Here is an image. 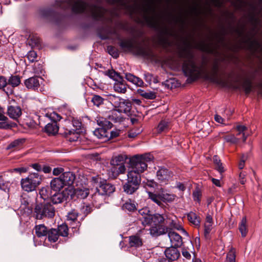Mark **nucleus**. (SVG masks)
<instances>
[{
  "label": "nucleus",
  "mask_w": 262,
  "mask_h": 262,
  "mask_svg": "<svg viewBox=\"0 0 262 262\" xmlns=\"http://www.w3.org/2000/svg\"><path fill=\"white\" fill-rule=\"evenodd\" d=\"M165 217L163 215L159 213L151 214L149 218H146L143 222V225L149 226L162 224L164 222Z\"/></svg>",
  "instance_id": "9b49d317"
},
{
  "label": "nucleus",
  "mask_w": 262,
  "mask_h": 262,
  "mask_svg": "<svg viewBox=\"0 0 262 262\" xmlns=\"http://www.w3.org/2000/svg\"><path fill=\"white\" fill-rule=\"evenodd\" d=\"M77 2H82V1H81L80 0H67L66 2V6H64L63 5V3H65V2H56V3H57L56 5L59 7H61L63 8H66L72 6L73 11L74 12H77V11H74L73 9L74 7L75 6H76V8L80 7L79 5L78 4V3H77Z\"/></svg>",
  "instance_id": "bb28decb"
},
{
  "label": "nucleus",
  "mask_w": 262,
  "mask_h": 262,
  "mask_svg": "<svg viewBox=\"0 0 262 262\" xmlns=\"http://www.w3.org/2000/svg\"><path fill=\"white\" fill-rule=\"evenodd\" d=\"M97 124L100 127L96 129L94 133L98 138H103L108 136L107 130L112 127V123L105 118H99L97 120Z\"/></svg>",
  "instance_id": "1a4fd4ad"
},
{
  "label": "nucleus",
  "mask_w": 262,
  "mask_h": 262,
  "mask_svg": "<svg viewBox=\"0 0 262 262\" xmlns=\"http://www.w3.org/2000/svg\"><path fill=\"white\" fill-rule=\"evenodd\" d=\"M243 88L246 94L250 93L252 89L251 82L249 80L245 81L243 84Z\"/></svg>",
  "instance_id": "864d4df0"
},
{
  "label": "nucleus",
  "mask_w": 262,
  "mask_h": 262,
  "mask_svg": "<svg viewBox=\"0 0 262 262\" xmlns=\"http://www.w3.org/2000/svg\"><path fill=\"white\" fill-rule=\"evenodd\" d=\"M121 47L128 51L133 52L137 55L146 56L147 52L146 49L138 45L133 40H125L120 43Z\"/></svg>",
  "instance_id": "6e6552de"
},
{
  "label": "nucleus",
  "mask_w": 262,
  "mask_h": 262,
  "mask_svg": "<svg viewBox=\"0 0 262 262\" xmlns=\"http://www.w3.org/2000/svg\"><path fill=\"white\" fill-rule=\"evenodd\" d=\"M168 234L172 246L179 247L182 245V239L179 234L174 231H170Z\"/></svg>",
  "instance_id": "dca6fc26"
},
{
  "label": "nucleus",
  "mask_w": 262,
  "mask_h": 262,
  "mask_svg": "<svg viewBox=\"0 0 262 262\" xmlns=\"http://www.w3.org/2000/svg\"><path fill=\"white\" fill-rule=\"evenodd\" d=\"M105 75L108 76L111 78L113 79L115 82L121 79L122 77H121L119 74L116 72L114 70H109L105 72Z\"/></svg>",
  "instance_id": "37998d69"
},
{
  "label": "nucleus",
  "mask_w": 262,
  "mask_h": 262,
  "mask_svg": "<svg viewBox=\"0 0 262 262\" xmlns=\"http://www.w3.org/2000/svg\"><path fill=\"white\" fill-rule=\"evenodd\" d=\"M115 190V187L111 184L103 182L97 188L98 193L101 195H110Z\"/></svg>",
  "instance_id": "ddd939ff"
},
{
  "label": "nucleus",
  "mask_w": 262,
  "mask_h": 262,
  "mask_svg": "<svg viewBox=\"0 0 262 262\" xmlns=\"http://www.w3.org/2000/svg\"><path fill=\"white\" fill-rule=\"evenodd\" d=\"M7 82L8 84L11 85L12 87H15L20 84V79L17 76H12L9 78Z\"/></svg>",
  "instance_id": "58836bf2"
},
{
  "label": "nucleus",
  "mask_w": 262,
  "mask_h": 262,
  "mask_svg": "<svg viewBox=\"0 0 262 262\" xmlns=\"http://www.w3.org/2000/svg\"><path fill=\"white\" fill-rule=\"evenodd\" d=\"M27 58L30 62H34L37 58V53L34 51H30L28 53Z\"/></svg>",
  "instance_id": "6e6d98bb"
},
{
  "label": "nucleus",
  "mask_w": 262,
  "mask_h": 262,
  "mask_svg": "<svg viewBox=\"0 0 262 262\" xmlns=\"http://www.w3.org/2000/svg\"><path fill=\"white\" fill-rule=\"evenodd\" d=\"M236 129L238 132V135L243 134V140L245 142L246 140L247 137L244 132L247 129V127L244 125H238L236 126Z\"/></svg>",
  "instance_id": "603ef678"
},
{
  "label": "nucleus",
  "mask_w": 262,
  "mask_h": 262,
  "mask_svg": "<svg viewBox=\"0 0 262 262\" xmlns=\"http://www.w3.org/2000/svg\"><path fill=\"white\" fill-rule=\"evenodd\" d=\"M213 162L214 164L216 165L217 170L220 173L223 172L224 171V167L222 166V164L221 163V161L217 156H214L213 157Z\"/></svg>",
  "instance_id": "49530a36"
},
{
  "label": "nucleus",
  "mask_w": 262,
  "mask_h": 262,
  "mask_svg": "<svg viewBox=\"0 0 262 262\" xmlns=\"http://www.w3.org/2000/svg\"><path fill=\"white\" fill-rule=\"evenodd\" d=\"M60 177L64 184L65 186L72 185L75 180V176L72 172L68 171L63 173Z\"/></svg>",
  "instance_id": "aec40b11"
},
{
  "label": "nucleus",
  "mask_w": 262,
  "mask_h": 262,
  "mask_svg": "<svg viewBox=\"0 0 262 262\" xmlns=\"http://www.w3.org/2000/svg\"><path fill=\"white\" fill-rule=\"evenodd\" d=\"M34 230L36 236L38 237L46 236L48 233V230L43 224L36 225Z\"/></svg>",
  "instance_id": "a878e982"
},
{
  "label": "nucleus",
  "mask_w": 262,
  "mask_h": 262,
  "mask_svg": "<svg viewBox=\"0 0 262 262\" xmlns=\"http://www.w3.org/2000/svg\"><path fill=\"white\" fill-rule=\"evenodd\" d=\"M187 218L189 221L194 225L199 226L200 223V219L195 213L190 212L187 214Z\"/></svg>",
  "instance_id": "e433bc0d"
},
{
  "label": "nucleus",
  "mask_w": 262,
  "mask_h": 262,
  "mask_svg": "<svg viewBox=\"0 0 262 262\" xmlns=\"http://www.w3.org/2000/svg\"><path fill=\"white\" fill-rule=\"evenodd\" d=\"M153 160L154 157L150 154L135 155L129 159L128 171H132L141 175V173L147 169V163Z\"/></svg>",
  "instance_id": "f03ea898"
},
{
  "label": "nucleus",
  "mask_w": 262,
  "mask_h": 262,
  "mask_svg": "<svg viewBox=\"0 0 262 262\" xmlns=\"http://www.w3.org/2000/svg\"><path fill=\"white\" fill-rule=\"evenodd\" d=\"M41 181V177L38 173H32L27 178L21 179V187L26 191H32L40 184Z\"/></svg>",
  "instance_id": "20e7f679"
},
{
  "label": "nucleus",
  "mask_w": 262,
  "mask_h": 262,
  "mask_svg": "<svg viewBox=\"0 0 262 262\" xmlns=\"http://www.w3.org/2000/svg\"><path fill=\"white\" fill-rule=\"evenodd\" d=\"M145 186H147L150 188H156L158 186V184L154 180H147V182L145 184Z\"/></svg>",
  "instance_id": "bf43d9fd"
},
{
  "label": "nucleus",
  "mask_w": 262,
  "mask_h": 262,
  "mask_svg": "<svg viewBox=\"0 0 262 262\" xmlns=\"http://www.w3.org/2000/svg\"><path fill=\"white\" fill-rule=\"evenodd\" d=\"M109 99L113 106L117 108L116 111L125 114L130 112L132 105L128 100L113 95L110 96Z\"/></svg>",
  "instance_id": "0eeeda50"
},
{
  "label": "nucleus",
  "mask_w": 262,
  "mask_h": 262,
  "mask_svg": "<svg viewBox=\"0 0 262 262\" xmlns=\"http://www.w3.org/2000/svg\"><path fill=\"white\" fill-rule=\"evenodd\" d=\"M183 70L186 76L193 79H196L202 75L206 79L213 81L217 80L218 70L217 65H214L211 72H209L206 69L196 66L191 56L184 61Z\"/></svg>",
  "instance_id": "f257e3e1"
},
{
  "label": "nucleus",
  "mask_w": 262,
  "mask_h": 262,
  "mask_svg": "<svg viewBox=\"0 0 262 262\" xmlns=\"http://www.w3.org/2000/svg\"><path fill=\"white\" fill-rule=\"evenodd\" d=\"M141 181V175L127 171L126 182L123 186L124 191L128 194H133L139 189Z\"/></svg>",
  "instance_id": "7ed1b4c3"
},
{
  "label": "nucleus",
  "mask_w": 262,
  "mask_h": 262,
  "mask_svg": "<svg viewBox=\"0 0 262 262\" xmlns=\"http://www.w3.org/2000/svg\"><path fill=\"white\" fill-rule=\"evenodd\" d=\"M42 82V79L39 77H32L25 81V84L28 89H37Z\"/></svg>",
  "instance_id": "2eb2a0df"
},
{
  "label": "nucleus",
  "mask_w": 262,
  "mask_h": 262,
  "mask_svg": "<svg viewBox=\"0 0 262 262\" xmlns=\"http://www.w3.org/2000/svg\"><path fill=\"white\" fill-rule=\"evenodd\" d=\"M120 113L116 110L112 111L111 114L108 116L109 119L113 121L114 122H122L124 119L121 116Z\"/></svg>",
  "instance_id": "2f4dec72"
},
{
  "label": "nucleus",
  "mask_w": 262,
  "mask_h": 262,
  "mask_svg": "<svg viewBox=\"0 0 262 262\" xmlns=\"http://www.w3.org/2000/svg\"><path fill=\"white\" fill-rule=\"evenodd\" d=\"M165 254L167 259L170 260H175L180 256V252L177 247L171 246L165 250Z\"/></svg>",
  "instance_id": "f3484780"
},
{
  "label": "nucleus",
  "mask_w": 262,
  "mask_h": 262,
  "mask_svg": "<svg viewBox=\"0 0 262 262\" xmlns=\"http://www.w3.org/2000/svg\"><path fill=\"white\" fill-rule=\"evenodd\" d=\"M247 159L246 156H243L241 159V160L240 161L238 167L239 169H243L245 165V162Z\"/></svg>",
  "instance_id": "338daca9"
},
{
  "label": "nucleus",
  "mask_w": 262,
  "mask_h": 262,
  "mask_svg": "<svg viewBox=\"0 0 262 262\" xmlns=\"http://www.w3.org/2000/svg\"><path fill=\"white\" fill-rule=\"evenodd\" d=\"M103 98L99 95H95L92 99V102L94 105L99 107L103 103Z\"/></svg>",
  "instance_id": "a18cd8bd"
},
{
  "label": "nucleus",
  "mask_w": 262,
  "mask_h": 262,
  "mask_svg": "<svg viewBox=\"0 0 262 262\" xmlns=\"http://www.w3.org/2000/svg\"><path fill=\"white\" fill-rule=\"evenodd\" d=\"M79 5V8H76L75 6L74 10L77 12H83L85 10L90 12L95 18H100L102 17L105 13V9L103 8L97 6L88 5L83 2H77Z\"/></svg>",
  "instance_id": "39448f33"
},
{
  "label": "nucleus",
  "mask_w": 262,
  "mask_h": 262,
  "mask_svg": "<svg viewBox=\"0 0 262 262\" xmlns=\"http://www.w3.org/2000/svg\"><path fill=\"white\" fill-rule=\"evenodd\" d=\"M90 193L89 189L86 187L82 186L78 187L74 190L75 195L79 199H84L86 198Z\"/></svg>",
  "instance_id": "5701e85b"
},
{
  "label": "nucleus",
  "mask_w": 262,
  "mask_h": 262,
  "mask_svg": "<svg viewBox=\"0 0 262 262\" xmlns=\"http://www.w3.org/2000/svg\"><path fill=\"white\" fill-rule=\"evenodd\" d=\"M68 191V190L65 189L61 192H58L54 194L51 197L52 202L54 204H59L64 201L69 197Z\"/></svg>",
  "instance_id": "6ab92c4d"
},
{
  "label": "nucleus",
  "mask_w": 262,
  "mask_h": 262,
  "mask_svg": "<svg viewBox=\"0 0 262 262\" xmlns=\"http://www.w3.org/2000/svg\"><path fill=\"white\" fill-rule=\"evenodd\" d=\"M227 262H235V252L234 250H231L227 255Z\"/></svg>",
  "instance_id": "3c124183"
},
{
  "label": "nucleus",
  "mask_w": 262,
  "mask_h": 262,
  "mask_svg": "<svg viewBox=\"0 0 262 262\" xmlns=\"http://www.w3.org/2000/svg\"><path fill=\"white\" fill-rule=\"evenodd\" d=\"M14 171L18 172L20 173L26 172L27 171V168L25 167H19V168H14L13 169Z\"/></svg>",
  "instance_id": "774afa93"
},
{
  "label": "nucleus",
  "mask_w": 262,
  "mask_h": 262,
  "mask_svg": "<svg viewBox=\"0 0 262 262\" xmlns=\"http://www.w3.org/2000/svg\"><path fill=\"white\" fill-rule=\"evenodd\" d=\"M108 53L111 55L113 57L117 58L119 56V52L117 49L112 46H108L107 47Z\"/></svg>",
  "instance_id": "8fccbe9b"
},
{
  "label": "nucleus",
  "mask_w": 262,
  "mask_h": 262,
  "mask_svg": "<svg viewBox=\"0 0 262 262\" xmlns=\"http://www.w3.org/2000/svg\"><path fill=\"white\" fill-rule=\"evenodd\" d=\"M120 133V130L119 129H116L115 130H113L111 131L110 133V134H111L110 137L113 138H115L116 137H118Z\"/></svg>",
  "instance_id": "69168bd1"
},
{
  "label": "nucleus",
  "mask_w": 262,
  "mask_h": 262,
  "mask_svg": "<svg viewBox=\"0 0 262 262\" xmlns=\"http://www.w3.org/2000/svg\"><path fill=\"white\" fill-rule=\"evenodd\" d=\"M125 77L127 81L133 83L137 86L141 87L143 86L144 82L143 80L140 78L136 77L130 73H125Z\"/></svg>",
  "instance_id": "b1692460"
},
{
  "label": "nucleus",
  "mask_w": 262,
  "mask_h": 262,
  "mask_svg": "<svg viewBox=\"0 0 262 262\" xmlns=\"http://www.w3.org/2000/svg\"><path fill=\"white\" fill-rule=\"evenodd\" d=\"M129 244L130 247H138L142 245V241L138 236L133 235L129 237Z\"/></svg>",
  "instance_id": "7c9ffc66"
},
{
  "label": "nucleus",
  "mask_w": 262,
  "mask_h": 262,
  "mask_svg": "<svg viewBox=\"0 0 262 262\" xmlns=\"http://www.w3.org/2000/svg\"><path fill=\"white\" fill-rule=\"evenodd\" d=\"M9 182L4 181L2 176H0V190L5 191L9 189Z\"/></svg>",
  "instance_id": "de8ad7c7"
},
{
  "label": "nucleus",
  "mask_w": 262,
  "mask_h": 262,
  "mask_svg": "<svg viewBox=\"0 0 262 262\" xmlns=\"http://www.w3.org/2000/svg\"><path fill=\"white\" fill-rule=\"evenodd\" d=\"M63 169L61 167L54 168L53 170V174L55 176H58L63 172Z\"/></svg>",
  "instance_id": "0e129e2a"
},
{
  "label": "nucleus",
  "mask_w": 262,
  "mask_h": 262,
  "mask_svg": "<svg viewBox=\"0 0 262 262\" xmlns=\"http://www.w3.org/2000/svg\"><path fill=\"white\" fill-rule=\"evenodd\" d=\"M21 143V140H16L11 142L7 147V149L16 148L18 147Z\"/></svg>",
  "instance_id": "13d9d810"
},
{
  "label": "nucleus",
  "mask_w": 262,
  "mask_h": 262,
  "mask_svg": "<svg viewBox=\"0 0 262 262\" xmlns=\"http://www.w3.org/2000/svg\"><path fill=\"white\" fill-rule=\"evenodd\" d=\"M57 230L58 231L59 236H67L68 235V227L66 224H62L58 227Z\"/></svg>",
  "instance_id": "a19ab883"
},
{
  "label": "nucleus",
  "mask_w": 262,
  "mask_h": 262,
  "mask_svg": "<svg viewBox=\"0 0 262 262\" xmlns=\"http://www.w3.org/2000/svg\"><path fill=\"white\" fill-rule=\"evenodd\" d=\"M139 213L143 217L141 219V223L143 224V222L146 218H149L151 214H150V210L148 207L143 208L139 210Z\"/></svg>",
  "instance_id": "ea45409f"
},
{
  "label": "nucleus",
  "mask_w": 262,
  "mask_h": 262,
  "mask_svg": "<svg viewBox=\"0 0 262 262\" xmlns=\"http://www.w3.org/2000/svg\"><path fill=\"white\" fill-rule=\"evenodd\" d=\"M35 213L38 220L45 217H52L55 215V209L50 203H40L35 206Z\"/></svg>",
  "instance_id": "423d86ee"
},
{
  "label": "nucleus",
  "mask_w": 262,
  "mask_h": 262,
  "mask_svg": "<svg viewBox=\"0 0 262 262\" xmlns=\"http://www.w3.org/2000/svg\"><path fill=\"white\" fill-rule=\"evenodd\" d=\"M78 213L77 211L73 210L69 212L68 214L67 217L68 220L75 221L77 220Z\"/></svg>",
  "instance_id": "4d7b16f0"
},
{
  "label": "nucleus",
  "mask_w": 262,
  "mask_h": 262,
  "mask_svg": "<svg viewBox=\"0 0 262 262\" xmlns=\"http://www.w3.org/2000/svg\"><path fill=\"white\" fill-rule=\"evenodd\" d=\"M161 201L163 202H173L176 199V195L171 193L166 192H161Z\"/></svg>",
  "instance_id": "72a5a7b5"
},
{
  "label": "nucleus",
  "mask_w": 262,
  "mask_h": 262,
  "mask_svg": "<svg viewBox=\"0 0 262 262\" xmlns=\"http://www.w3.org/2000/svg\"><path fill=\"white\" fill-rule=\"evenodd\" d=\"M172 173L164 167H160L156 172L157 181L161 184H166L172 178Z\"/></svg>",
  "instance_id": "9d476101"
},
{
  "label": "nucleus",
  "mask_w": 262,
  "mask_h": 262,
  "mask_svg": "<svg viewBox=\"0 0 262 262\" xmlns=\"http://www.w3.org/2000/svg\"><path fill=\"white\" fill-rule=\"evenodd\" d=\"M65 136L71 142L77 141L79 138V134L75 130L66 129L64 132Z\"/></svg>",
  "instance_id": "c756f323"
},
{
  "label": "nucleus",
  "mask_w": 262,
  "mask_h": 262,
  "mask_svg": "<svg viewBox=\"0 0 262 262\" xmlns=\"http://www.w3.org/2000/svg\"><path fill=\"white\" fill-rule=\"evenodd\" d=\"M48 240L50 242L55 243L56 242L59 236L58 231L56 229H51L49 230L48 233Z\"/></svg>",
  "instance_id": "473e14b6"
},
{
  "label": "nucleus",
  "mask_w": 262,
  "mask_h": 262,
  "mask_svg": "<svg viewBox=\"0 0 262 262\" xmlns=\"http://www.w3.org/2000/svg\"><path fill=\"white\" fill-rule=\"evenodd\" d=\"M204 235L206 238H209V234L213 228L212 224H204Z\"/></svg>",
  "instance_id": "09e8293b"
},
{
  "label": "nucleus",
  "mask_w": 262,
  "mask_h": 262,
  "mask_svg": "<svg viewBox=\"0 0 262 262\" xmlns=\"http://www.w3.org/2000/svg\"><path fill=\"white\" fill-rule=\"evenodd\" d=\"M144 16L148 23L151 26L155 25L156 23L155 12L151 6L147 5L143 8Z\"/></svg>",
  "instance_id": "f8f14e48"
},
{
  "label": "nucleus",
  "mask_w": 262,
  "mask_h": 262,
  "mask_svg": "<svg viewBox=\"0 0 262 262\" xmlns=\"http://www.w3.org/2000/svg\"><path fill=\"white\" fill-rule=\"evenodd\" d=\"M51 189L55 191H59L65 186L60 176L52 179L50 182Z\"/></svg>",
  "instance_id": "4be33fe9"
},
{
  "label": "nucleus",
  "mask_w": 262,
  "mask_h": 262,
  "mask_svg": "<svg viewBox=\"0 0 262 262\" xmlns=\"http://www.w3.org/2000/svg\"><path fill=\"white\" fill-rule=\"evenodd\" d=\"M113 88L114 91L119 93L124 94L127 91V85L122 78L115 82Z\"/></svg>",
  "instance_id": "412c9836"
},
{
  "label": "nucleus",
  "mask_w": 262,
  "mask_h": 262,
  "mask_svg": "<svg viewBox=\"0 0 262 262\" xmlns=\"http://www.w3.org/2000/svg\"><path fill=\"white\" fill-rule=\"evenodd\" d=\"M58 129L56 121L48 123L45 127V131L49 135H55L58 132Z\"/></svg>",
  "instance_id": "393cba45"
},
{
  "label": "nucleus",
  "mask_w": 262,
  "mask_h": 262,
  "mask_svg": "<svg viewBox=\"0 0 262 262\" xmlns=\"http://www.w3.org/2000/svg\"><path fill=\"white\" fill-rule=\"evenodd\" d=\"M167 232V228L162 224L152 225L149 229V233L153 236H158Z\"/></svg>",
  "instance_id": "4468645a"
},
{
  "label": "nucleus",
  "mask_w": 262,
  "mask_h": 262,
  "mask_svg": "<svg viewBox=\"0 0 262 262\" xmlns=\"http://www.w3.org/2000/svg\"><path fill=\"white\" fill-rule=\"evenodd\" d=\"M224 139L226 142H231L232 143H237L238 141V139L236 138L233 135L226 136L224 137Z\"/></svg>",
  "instance_id": "5fc2aeb1"
},
{
  "label": "nucleus",
  "mask_w": 262,
  "mask_h": 262,
  "mask_svg": "<svg viewBox=\"0 0 262 262\" xmlns=\"http://www.w3.org/2000/svg\"><path fill=\"white\" fill-rule=\"evenodd\" d=\"M127 159V156L126 155H118L115 157L111 161V164L113 166L116 165L124 164L125 161Z\"/></svg>",
  "instance_id": "c85d7f7f"
},
{
  "label": "nucleus",
  "mask_w": 262,
  "mask_h": 262,
  "mask_svg": "<svg viewBox=\"0 0 262 262\" xmlns=\"http://www.w3.org/2000/svg\"><path fill=\"white\" fill-rule=\"evenodd\" d=\"M173 228L181 231L185 235H188L187 232L183 228V227L177 223H174V224L173 225Z\"/></svg>",
  "instance_id": "052dcab7"
},
{
  "label": "nucleus",
  "mask_w": 262,
  "mask_h": 262,
  "mask_svg": "<svg viewBox=\"0 0 262 262\" xmlns=\"http://www.w3.org/2000/svg\"><path fill=\"white\" fill-rule=\"evenodd\" d=\"M169 128V122L165 120H162L159 124L157 130L159 133L167 130Z\"/></svg>",
  "instance_id": "79ce46f5"
},
{
  "label": "nucleus",
  "mask_w": 262,
  "mask_h": 262,
  "mask_svg": "<svg viewBox=\"0 0 262 262\" xmlns=\"http://www.w3.org/2000/svg\"><path fill=\"white\" fill-rule=\"evenodd\" d=\"M7 114L11 118L17 120L21 115V110L19 106L10 105L8 107Z\"/></svg>",
  "instance_id": "a211bd4d"
},
{
  "label": "nucleus",
  "mask_w": 262,
  "mask_h": 262,
  "mask_svg": "<svg viewBox=\"0 0 262 262\" xmlns=\"http://www.w3.org/2000/svg\"><path fill=\"white\" fill-rule=\"evenodd\" d=\"M138 92L141 96L147 99H154L156 97V93L151 91L145 92L143 90L139 89Z\"/></svg>",
  "instance_id": "c9c22d12"
},
{
  "label": "nucleus",
  "mask_w": 262,
  "mask_h": 262,
  "mask_svg": "<svg viewBox=\"0 0 262 262\" xmlns=\"http://www.w3.org/2000/svg\"><path fill=\"white\" fill-rule=\"evenodd\" d=\"M239 230L242 237H245L247 233V228L246 226V219L243 217L239 226Z\"/></svg>",
  "instance_id": "4c0bfd02"
},
{
  "label": "nucleus",
  "mask_w": 262,
  "mask_h": 262,
  "mask_svg": "<svg viewBox=\"0 0 262 262\" xmlns=\"http://www.w3.org/2000/svg\"><path fill=\"white\" fill-rule=\"evenodd\" d=\"M147 193L148 194V198L152 201L156 203L159 206H160L162 204L160 193L157 194L150 191H147Z\"/></svg>",
  "instance_id": "f704fd0d"
},
{
  "label": "nucleus",
  "mask_w": 262,
  "mask_h": 262,
  "mask_svg": "<svg viewBox=\"0 0 262 262\" xmlns=\"http://www.w3.org/2000/svg\"><path fill=\"white\" fill-rule=\"evenodd\" d=\"M7 84L6 78L4 76H0V89H4Z\"/></svg>",
  "instance_id": "680f3d73"
},
{
  "label": "nucleus",
  "mask_w": 262,
  "mask_h": 262,
  "mask_svg": "<svg viewBox=\"0 0 262 262\" xmlns=\"http://www.w3.org/2000/svg\"><path fill=\"white\" fill-rule=\"evenodd\" d=\"M144 75L145 81L149 83H151L154 78L153 75L148 73H145Z\"/></svg>",
  "instance_id": "e2e57ef3"
},
{
  "label": "nucleus",
  "mask_w": 262,
  "mask_h": 262,
  "mask_svg": "<svg viewBox=\"0 0 262 262\" xmlns=\"http://www.w3.org/2000/svg\"><path fill=\"white\" fill-rule=\"evenodd\" d=\"M111 170L113 172V176L116 178L120 174H124L126 170V168L124 164H121L113 166Z\"/></svg>",
  "instance_id": "cd10ccee"
},
{
  "label": "nucleus",
  "mask_w": 262,
  "mask_h": 262,
  "mask_svg": "<svg viewBox=\"0 0 262 262\" xmlns=\"http://www.w3.org/2000/svg\"><path fill=\"white\" fill-rule=\"evenodd\" d=\"M123 210H128L129 211H134L136 209V207L134 203L130 201L126 202L122 206Z\"/></svg>",
  "instance_id": "c03bdc74"
}]
</instances>
